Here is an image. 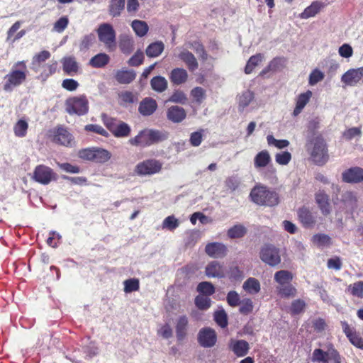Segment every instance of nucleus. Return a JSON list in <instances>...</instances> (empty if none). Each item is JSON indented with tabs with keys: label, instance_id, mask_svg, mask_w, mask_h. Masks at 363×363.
I'll return each instance as SVG.
<instances>
[{
	"label": "nucleus",
	"instance_id": "obj_40",
	"mask_svg": "<svg viewBox=\"0 0 363 363\" xmlns=\"http://www.w3.org/2000/svg\"><path fill=\"white\" fill-rule=\"evenodd\" d=\"M311 240L313 245L318 247H327L331 244V238L328 235L323 233L314 235Z\"/></svg>",
	"mask_w": 363,
	"mask_h": 363
},
{
	"label": "nucleus",
	"instance_id": "obj_29",
	"mask_svg": "<svg viewBox=\"0 0 363 363\" xmlns=\"http://www.w3.org/2000/svg\"><path fill=\"white\" fill-rule=\"evenodd\" d=\"M134 40L130 34H121L119 37V47L123 53L129 54L132 52Z\"/></svg>",
	"mask_w": 363,
	"mask_h": 363
},
{
	"label": "nucleus",
	"instance_id": "obj_15",
	"mask_svg": "<svg viewBox=\"0 0 363 363\" xmlns=\"http://www.w3.org/2000/svg\"><path fill=\"white\" fill-rule=\"evenodd\" d=\"M205 252L211 257L221 258L226 255L227 247L222 242H210L206 245Z\"/></svg>",
	"mask_w": 363,
	"mask_h": 363
},
{
	"label": "nucleus",
	"instance_id": "obj_13",
	"mask_svg": "<svg viewBox=\"0 0 363 363\" xmlns=\"http://www.w3.org/2000/svg\"><path fill=\"white\" fill-rule=\"evenodd\" d=\"M174 52L175 56L182 60L190 71L194 72L198 69L199 63L196 58L187 49L177 48Z\"/></svg>",
	"mask_w": 363,
	"mask_h": 363
},
{
	"label": "nucleus",
	"instance_id": "obj_49",
	"mask_svg": "<svg viewBox=\"0 0 363 363\" xmlns=\"http://www.w3.org/2000/svg\"><path fill=\"white\" fill-rule=\"evenodd\" d=\"M328 363H341L342 357L333 345H330L327 350V358Z\"/></svg>",
	"mask_w": 363,
	"mask_h": 363
},
{
	"label": "nucleus",
	"instance_id": "obj_33",
	"mask_svg": "<svg viewBox=\"0 0 363 363\" xmlns=\"http://www.w3.org/2000/svg\"><path fill=\"white\" fill-rule=\"evenodd\" d=\"M131 28L135 32V35L140 38L144 37L147 35L149 30L147 23L141 20H133L131 23Z\"/></svg>",
	"mask_w": 363,
	"mask_h": 363
},
{
	"label": "nucleus",
	"instance_id": "obj_52",
	"mask_svg": "<svg viewBox=\"0 0 363 363\" xmlns=\"http://www.w3.org/2000/svg\"><path fill=\"white\" fill-rule=\"evenodd\" d=\"M214 320L216 323L223 328L228 325V316L223 309H220L215 312Z\"/></svg>",
	"mask_w": 363,
	"mask_h": 363
},
{
	"label": "nucleus",
	"instance_id": "obj_56",
	"mask_svg": "<svg viewBox=\"0 0 363 363\" xmlns=\"http://www.w3.org/2000/svg\"><path fill=\"white\" fill-rule=\"evenodd\" d=\"M191 96L196 103L201 104L206 98V91L200 86L195 87L191 91Z\"/></svg>",
	"mask_w": 363,
	"mask_h": 363
},
{
	"label": "nucleus",
	"instance_id": "obj_41",
	"mask_svg": "<svg viewBox=\"0 0 363 363\" xmlns=\"http://www.w3.org/2000/svg\"><path fill=\"white\" fill-rule=\"evenodd\" d=\"M125 6V0H111L109 4V13L113 17L118 16Z\"/></svg>",
	"mask_w": 363,
	"mask_h": 363
},
{
	"label": "nucleus",
	"instance_id": "obj_51",
	"mask_svg": "<svg viewBox=\"0 0 363 363\" xmlns=\"http://www.w3.org/2000/svg\"><path fill=\"white\" fill-rule=\"evenodd\" d=\"M325 77V74L318 69H313L309 74L308 84L314 86L321 82Z\"/></svg>",
	"mask_w": 363,
	"mask_h": 363
},
{
	"label": "nucleus",
	"instance_id": "obj_16",
	"mask_svg": "<svg viewBox=\"0 0 363 363\" xmlns=\"http://www.w3.org/2000/svg\"><path fill=\"white\" fill-rule=\"evenodd\" d=\"M342 180L347 183H359L363 181V169L354 167L345 170L342 174Z\"/></svg>",
	"mask_w": 363,
	"mask_h": 363
},
{
	"label": "nucleus",
	"instance_id": "obj_6",
	"mask_svg": "<svg viewBox=\"0 0 363 363\" xmlns=\"http://www.w3.org/2000/svg\"><path fill=\"white\" fill-rule=\"evenodd\" d=\"M259 257L263 263L272 267L279 264L281 261L279 250L269 244L261 247Z\"/></svg>",
	"mask_w": 363,
	"mask_h": 363
},
{
	"label": "nucleus",
	"instance_id": "obj_45",
	"mask_svg": "<svg viewBox=\"0 0 363 363\" xmlns=\"http://www.w3.org/2000/svg\"><path fill=\"white\" fill-rule=\"evenodd\" d=\"M94 161L99 163L107 162L111 157V154L106 150L94 148Z\"/></svg>",
	"mask_w": 363,
	"mask_h": 363
},
{
	"label": "nucleus",
	"instance_id": "obj_23",
	"mask_svg": "<svg viewBox=\"0 0 363 363\" xmlns=\"http://www.w3.org/2000/svg\"><path fill=\"white\" fill-rule=\"evenodd\" d=\"M185 110L178 106H172L167 109V117L173 123H180L186 118Z\"/></svg>",
	"mask_w": 363,
	"mask_h": 363
},
{
	"label": "nucleus",
	"instance_id": "obj_37",
	"mask_svg": "<svg viewBox=\"0 0 363 363\" xmlns=\"http://www.w3.org/2000/svg\"><path fill=\"white\" fill-rule=\"evenodd\" d=\"M167 80L162 76H157L151 79L150 85L153 90L157 92H163L167 88Z\"/></svg>",
	"mask_w": 363,
	"mask_h": 363
},
{
	"label": "nucleus",
	"instance_id": "obj_34",
	"mask_svg": "<svg viewBox=\"0 0 363 363\" xmlns=\"http://www.w3.org/2000/svg\"><path fill=\"white\" fill-rule=\"evenodd\" d=\"M110 60L109 56L106 53H99L92 57L89 60V65L95 68L106 66Z\"/></svg>",
	"mask_w": 363,
	"mask_h": 363
},
{
	"label": "nucleus",
	"instance_id": "obj_60",
	"mask_svg": "<svg viewBox=\"0 0 363 363\" xmlns=\"http://www.w3.org/2000/svg\"><path fill=\"white\" fill-rule=\"evenodd\" d=\"M362 131L359 128L354 127L346 130L343 133V137L348 140L355 138H360Z\"/></svg>",
	"mask_w": 363,
	"mask_h": 363
},
{
	"label": "nucleus",
	"instance_id": "obj_63",
	"mask_svg": "<svg viewBox=\"0 0 363 363\" xmlns=\"http://www.w3.org/2000/svg\"><path fill=\"white\" fill-rule=\"evenodd\" d=\"M339 55L345 58H350L353 55L352 48L349 44H343L338 49Z\"/></svg>",
	"mask_w": 363,
	"mask_h": 363
},
{
	"label": "nucleus",
	"instance_id": "obj_62",
	"mask_svg": "<svg viewBox=\"0 0 363 363\" xmlns=\"http://www.w3.org/2000/svg\"><path fill=\"white\" fill-rule=\"evenodd\" d=\"M186 96L183 91H176L170 96V98L169 99V101L184 104L186 101Z\"/></svg>",
	"mask_w": 363,
	"mask_h": 363
},
{
	"label": "nucleus",
	"instance_id": "obj_59",
	"mask_svg": "<svg viewBox=\"0 0 363 363\" xmlns=\"http://www.w3.org/2000/svg\"><path fill=\"white\" fill-rule=\"evenodd\" d=\"M69 18L67 16L60 18L53 26V30L57 33L63 32L67 27Z\"/></svg>",
	"mask_w": 363,
	"mask_h": 363
},
{
	"label": "nucleus",
	"instance_id": "obj_7",
	"mask_svg": "<svg viewBox=\"0 0 363 363\" xmlns=\"http://www.w3.org/2000/svg\"><path fill=\"white\" fill-rule=\"evenodd\" d=\"M102 120L107 128L117 138H125L130 135V126L121 121H118L105 114L102 115Z\"/></svg>",
	"mask_w": 363,
	"mask_h": 363
},
{
	"label": "nucleus",
	"instance_id": "obj_54",
	"mask_svg": "<svg viewBox=\"0 0 363 363\" xmlns=\"http://www.w3.org/2000/svg\"><path fill=\"white\" fill-rule=\"evenodd\" d=\"M124 291L125 293H131L139 289V280L138 279H126L123 282Z\"/></svg>",
	"mask_w": 363,
	"mask_h": 363
},
{
	"label": "nucleus",
	"instance_id": "obj_57",
	"mask_svg": "<svg viewBox=\"0 0 363 363\" xmlns=\"http://www.w3.org/2000/svg\"><path fill=\"white\" fill-rule=\"evenodd\" d=\"M211 301L206 296L199 295L195 298L196 306L201 310H206L211 306Z\"/></svg>",
	"mask_w": 363,
	"mask_h": 363
},
{
	"label": "nucleus",
	"instance_id": "obj_18",
	"mask_svg": "<svg viewBox=\"0 0 363 363\" xmlns=\"http://www.w3.org/2000/svg\"><path fill=\"white\" fill-rule=\"evenodd\" d=\"M206 275L208 277L223 278L225 276L224 266L218 261H211L206 267Z\"/></svg>",
	"mask_w": 363,
	"mask_h": 363
},
{
	"label": "nucleus",
	"instance_id": "obj_61",
	"mask_svg": "<svg viewBox=\"0 0 363 363\" xmlns=\"http://www.w3.org/2000/svg\"><path fill=\"white\" fill-rule=\"evenodd\" d=\"M226 300L228 305L231 307L238 306L240 302V296L235 291H229L227 294Z\"/></svg>",
	"mask_w": 363,
	"mask_h": 363
},
{
	"label": "nucleus",
	"instance_id": "obj_4",
	"mask_svg": "<svg viewBox=\"0 0 363 363\" xmlns=\"http://www.w3.org/2000/svg\"><path fill=\"white\" fill-rule=\"evenodd\" d=\"M252 201L259 205L274 206L278 204L279 197L275 191H270L267 186L257 185L250 192Z\"/></svg>",
	"mask_w": 363,
	"mask_h": 363
},
{
	"label": "nucleus",
	"instance_id": "obj_47",
	"mask_svg": "<svg viewBox=\"0 0 363 363\" xmlns=\"http://www.w3.org/2000/svg\"><path fill=\"white\" fill-rule=\"evenodd\" d=\"M239 311L241 314L243 315L250 314L253 311L254 308L253 302L249 298L242 299L239 303Z\"/></svg>",
	"mask_w": 363,
	"mask_h": 363
},
{
	"label": "nucleus",
	"instance_id": "obj_53",
	"mask_svg": "<svg viewBox=\"0 0 363 363\" xmlns=\"http://www.w3.org/2000/svg\"><path fill=\"white\" fill-rule=\"evenodd\" d=\"M327 358V351L321 349H315L312 354V362L316 363H328Z\"/></svg>",
	"mask_w": 363,
	"mask_h": 363
},
{
	"label": "nucleus",
	"instance_id": "obj_50",
	"mask_svg": "<svg viewBox=\"0 0 363 363\" xmlns=\"http://www.w3.org/2000/svg\"><path fill=\"white\" fill-rule=\"evenodd\" d=\"M197 291L205 296H210L214 294L215 287L208 281H203L197 286Z\"/></svg>",
	"mask_w": 363,
	"mask_h": 363
},
{
	"label": "nucleus",
	"instance_id": "obj_14",
	"mask_svg": "<svg viewBox=\"0 0 363 363\" xmlns=\"http://www.w3.org/2000/svg\"><path fill=\"white\" fill-rule=\"evenodd\" d=\"M217 341L216 331L211 328H201L198 333V342L203 347H212Z\"/></svg>",
	"mask_w": 363,
	"mask_h": 363
},
{
	"label": "nucleus",
	"instance_id": "obj_36",
	"mask_svg": "<svg viewBox=\"0 0 363 363\" xmlns=\"http://www.w3.org/2000/svg\"><path fill=\"white\" fill-rule=\"evenodd\" d=\"M264 59V55L261 53L250 57L245 67V72L247 74H250Z\"/></svg>",
	"mask_w": 363,
	"mask_h": 363
},
{
	"label": "nucleus",
	"instance_id": "obj_1",
	"mask_svg": "<svg viewBox=\"0 0 363 363\" xmlns=\"http://www.w3.org/2000/svg\"><path fill=\"white\" fill-rule=\"evenodd\" d=\"M306 150L316 164L323 165L329 159L326 143L320 135L313 136L307 141Z\"/></svg>",
	"mask_w": 363,
	"mask_h": 363
},
{
	"label": "nucleus",
	"instance_id": "obj_27",
	"mask_svg": "<svg viewBox=\"0 0 363 363\" xmlns=\"http://www.w3.org/2000/svg\"><path fill=\"white\" fill-rule=\"evenodd\" d=\"M315 201L323 214L328 215L330 213L329 197L325 193L318 191L315 194Z\"/></svg>",
	"mask_w": 363,
	"mask_h": 363
},
{
	"label": "nucleus",
	"instance_id": "obj_48",
	"mask_svg": "<svg viewBox=\"0 0 363 363\" xmlns=\"http://www.w3.org/2000/svg\"><path fill=\"white\" fill-rule=\"evenodd\" d=\"M28 128V123L24 120H19L13 127L14 134L17 137H24Z\"/></svg>",
	"mask_w": 363,
	"mask_h": 363
},
{
	"label": "nucleus",
	"instance_id": "obj_58",
	"mask_svg": "<svg viewBox=\"0 0 363 363\" xmlns=\"http://www.w3.org/2000/svg\"><path fill=\"white\" fill-rule=\"evenodd\" d=\"M348 291L354 296L361 298L363 296V281H357L348 287Z\"/></svg>",
	"mask_w": 363,
	"mask_h": 363
},
{
	"label": "nucleus",
	"instance_id": "obj_10",
	"mask_svg": "<svg viewBox=\"0 0 363 363\" xmlns=\"http://www.w3.org/2000/svg\"><path fill=\"white\" fill-rule=\"evenodd\" d=\"M236 101L239 112H250L255 103V94L250 89L244 90L237 95Z\"/></svg>",
	"mask_w": 363,
	"mask_h": 363
},
{
	"label": "nucleus",
	"instance_id": "obj_2",
	"mask_svg": "<svg viewBox=\"0 0 363 363\" xmlns=\"http://www.w3.org/2000/svg\"><path fill=\"white\" fill-rule=\"evenodd\" d=\"M27 67L24 61L17 62L11 70L4 77V90L11 91L16 86L22 84L26 79Z\"/></svg>",
	"mask_w": 363,
	"mask_h": 363
},
{
	"label": "nucleus",
	"instance_id": "obj_39",
	"mask_svg": "<svg viewBox=\"0 0 363 363\" xmlns=\"http://www.w3.org/2000/svg\"><path fill=\"white\" fill-rule=\"evenodd\" d=\"M247 233V229L242 224H236L228 229L227 235L229 238H242Z\"/></svg>",
	"mask_w": 363,
	"mask_h": 363
},
{
	"label": "nucleus",
	"instance_id": "obj_20",
	"mask_svg": "<svg viewBox=\"0 0 363 363\" xmlns=\"http://www.w3.org/2000/svg\"><path fill=\"white\" fill-rule=\"evenodd\" d=\"M54 141L65 146H72L74 140L72 135L64 128H58L54 136Z\"/></svg>",
	"mask_w": 363,
	"mask_h": 363
},
{
	"label": "nucleus",
	"instance_id": "obj_9",
	"mask_svg": "<svg viewBox=\"0 0 363 363\" xmlns=\"http://www.w3.org/2000/svg\"><path fill=\"white\" fill-rule=\"evenodd\" d=\"M162 163L155 159H149L139 162L135 167V172L139 176L152 175L159 173Z\"/></svg>",
	"mask_w": 363,
	"mask_h": 363
},
{
	"label": "nucleus",
	"instance_id": "obj_46",
	"mask_svg": "<svg viewBox=\"0 0 363 363\" xmlns=\"http://www.w3.org/2000/svg\"><path fill=\"white\" fill-rule=\"evenodd\" d=\"M291 154L288 151H282L275 154V162L282 166L287 165L291 160Z\"/></svg>",
	"mask_w": 363,
	"mask_h": 363
},
{
	"label": "nucleus",
	"instance_id": "obj_32",
	"mask_svg": "<svg viewBox=\"0 0 363 363\" xmlns=\"http://www.w3.org/2000/svg\"><path fill=\"white\" fill-rule=\"evenodd\" d=\"M242 288L249 294H257L260 291L261 285L258 279L250 277L245 281Z\"/></svg>",
	"mask_w": 363,
	"mask_h": 363
},
{
	"label": "nucleus",
	"instance_id": "obj_64",
	"mask_svg": "<svg viewBox=\"0 0 363 363\" xmlns=\"http://www.w3.org/2000/svg\"><path fill=\"white\" fill-rule=\"evenodd\" d=\"M157 334L163 338L168 339L172 336V329L169 324H164L157 330Z\"/></svg>",
	"mask_w": 363,
	"mask_h": 363
},
{
	"label": "nucleus",
	"instance_id": "obj_55",
	"mask_svg": "<svg viewBox=\"0 0 363 363\" xmlns=\"http://www.w3.org/2000/svg\"><path fill=\"white\" fill-rule=\"evenodd\" d=\"M96 37L94 33L84 35L80 42L79 48L81 50L89 49L95 42Z\"/></svg>",
	"mask_w": 363,
	"mask_h": 363
},
{
	"label": "nucleus",
	"instance_id": "obj_11",
	"mask_svg": "<svg viewBox=\"0 0 363 363\" xmlns=\"http://www.w3.org/2000/svg\"><path fill=\"white\" fill-rule=\"evenodd\" d=\"M33 178L35 182L47 185L51 181L56 180L57 176L51 168L45 165H38L34 170Z\"/></svg>",
	"mask_w": 363,
	"mask_h": 363
},
{
	"label": "nucleus",
	"instance_id": "obj_21",
	"mask_svg": "<svg viewBox=\"0 0 363 363\" xmlns=\"http://www.w3.org/2000/svg\"><path fill=\"white\" fill-rule=\"evenodd\" d=\"M272 162V157L268 150H263L259 152L254 157V167L257 169L267 167Z\"/></svg>",
	"mask_w": 363,
	"mask_h": 363
},
{
	"label": "nucleus",
	"instance_id": "obj_19",
	"mask_svg": "<svg viewBox=\"0 0 363 363\" xmlns=\"http://www.w3.org/2000/svg\"><path fill=\"white\" fill-rule=\"evenodd\" d=\"M325 6V4L321 1H314L299 14V17L301 19H308L314 17L320 13Z\"/></svg>",
	"mask_w": 363,
	"mask_h": 363
},
{
	"label": "nucleus",
	"instance_id": "obj_5",
	"mask_svg": "<svg viewBox=\"0 0 363 363\" xmlns=\"http://www.w3.org/2000/svg\"><path fill=\"white\" fill-rule=\"evenodd\" d=\"M65 109L69 114L83 116L89 111V101L84 95L68 99L65 103Z\"/></svg>",
	"mask_w": 363,
	"mask_h": 363
},
{
	"label": "nucleus",
	"instance_id": "obj_24",
	"mask_svg": "<svg viewBox=\"0 0 363 363\" xmlns=\"http://www.w3.org/2000/svg\"><path fill=\"white\" fill-rule=\"evenodd\" d=\"M188 72L184 68L177 67L173 69L169 74V79L173 84L180 85L188 79Z\"/></svg>",
	"mask_w": 363,
	"mask_h": 363
},
{
	"label": "nucleus",
	"instance_id": "obj_38",
	"mask_svg": "<svg viewBox=\"0 0 363 363\" xmlns=\"http://www.w3.org/2000/svg\"><path fill=\"white\" fill-rule=\"evenodd\" d=\"M292 279V274L287 270H280L274 274V280L279 284V286L288 284Z\"/></svg>",
	"mask_w": 363,
	"mask_h": 363
},
{
	"label": "nucleus",
	"instance_id": "obj_3",
	"mask_svg": "<svg viewBox=\"0 0 363 363\" xmlns=\"http://www.w3.org/2000/svg\"><path fill=\"white\" fill-rule=\"evenodd\" d=\"M167 138V134L152 129H145L139 132L134 138L128 140L129 144L133 146L147 147L154 143L163 141Z\"/></svg>",
	"mask_w": 363,
	"mask_h": 363
},
{
	"label": "nucleus",
	"instance_id": "obj_44",
	"mask_svg": "<svg viewBox=\"0 0 363 363\" xmlns=\"http://www.w3.org/2000/svg\"><path fill=\"white\" fill-rule=\"evenodd\" d=\"M267 142L269 146H274L279 150L287 147L290 144L289 140L285 139L277 140L272 135L267 136Z\"/></svg>",
	"mask_w": 363,
	"mask_h": 363
},
{
	"label": "nucleus",
	"instance_id": "obj_8",
	"mask_svg": "<svg viewBox=\"0 0 363 363\" xmlns=\"http://www.w3.org/2000/svg\"><path fill=\"white\" fill-rule=\"evenodd\" d=\"M98 38L106 48L109 50L116 48V32L109 23L101 24L97 30Z\"/></svg>",
	"mask_w": 363,
	"mask_h": 363
},
{
	"label": "nucleus",
	"instance_id": "obj_26",
	"mask_svg": "<svg viewBox=\"0 0 363 363\" xmlns=\"http://www.w3.org/2000/svg\"><path fill=\"white\" fill-rule=\"evenodd\" d=\"M312 96V91L308 90L307 91L299 94L296 99V107L293 111V116H298L306 105L308 103Z\"/></svg>",
	"mask_w": 363,
	"mask_h": 363
},
{
	"label": "nucleus",
	"instance_id": "obj_35",
	"mask_svg": "<svg viewBox=\"0 0 363 363\" xmlns=\"http://www.w3.org/2000/svg\"><path fill=\"white\" fill-rule=\"evenodd\" d=\"M164 48V43L161 41H157L149 45L146 48L145 52L149 57H157L163 52Z\"/></svg>",
	"mask_w": 363,
	"mask_h": 363
},
{
	"label": "nucleus",
	"instance_id": "obj_43",
	"mask_svg": "<svg viewBox=\"0 0 363 363\" xmlns=\"http://www.w3.org/2000/svg\"><path fill=\"white\" fill-rule=\"evenodd\" d=\"M180 225V221L174 215L166 217L162 221V229L168 230L170 231L174 230Z\"/></svg>",
	"mask_w": 363,
	"mask_h": 363
},
{
	"label": "nucleus",
	"instance_id": "obj_42",
	"mask_svg": "<svg viewBox=\"0 0 363 363\" xmlns=\"http://www.w3.org/2000/svg\"><path fill=\"white\" fill-rule=\"evenodd\" d=\"M278 294L283 298L294 297L296 296V289L291 284L278 286L277 287Z\"/></svg>",
	"mask_w": 363,
	"mask_h": 363
},
{
	"label": "nucleus",
	"instance_id": "obj_12",
	"mask_svg": "<svg viewBox=\"0 0 363 363\" xmlns=\"http://www.w3.org/2000/svg\"><path fill=\"white\" fill-rule=\"evenodd\" d=\"M341 82L349 86H356L363 82V67L350 69L341 77Z\"/></svg>",
	"mask_w": 363,
	"mask_h": 363
},
{
	"label": "nucleus",
	"instance_id": "obj_30",
	"mask_svg": "<svg viewBox=\"0 0 363 363\" xmlns=\"http://www.w3.org/2000/svg\"><path fill=\"white\" fill-rule=\"evenodd\" d=\"M136 74L132 69H123L116 73V79L121 84H129L135 79Z\"/></svg>",
	"mask_w": 363,
	"mask_h": 363
},
{
	"label": "nucleus",
	"instance_id": "obj_28",
	"mask_svg": "<svg viewBox=\"0 0 363 363\" xmlns=\"http://www.w3.org/2000/svg\"><path fill=\"white\" fill-rule=\"evenodd\" d=\"M298 216L301 223L305 227H311L315 223V218L306 208H301L298 211Z\"/></svg>",
	"mask_w": 363,
	"mask_h": 363
},
{
	"label": "nucleus",
	"instance_id": "obj_22",
	"mask_svg": "<svg viewBox=\"0 0 363 363\" xmlns=\"http://www.w3.org/2000/svg\"><path fill=\"white\" fill-rule=\"evenodd\" d=\"M157 104L155 99L145 98L141 101L138 107V111L144 116L152 115L157 109Z\"/></svg>",
	"mask_w": 363,
	"mask_h": 363
},
{
	"label": "nucleus",
	"instance_id": "obj_31",
	"mask_svg": "<svg viewBox=\"0 0 363 363\" xmlns=\"http://www.w3.org/2000/svg\"><path fill=\"white\" fill-rule=\"evenodd\" d=\"M63 70L67 74L73 75L77 72L79 66L74 57H65L62 59Z\"/></svg>",
	"mask_w": 363,
	"mask_h": 363
},
{
	"label": "nucleus",
	"instance_id": "obj_17",
	"mask_svg": "<svg viewBox=\"0 0 363 363\" xmlns=\"http://www.w3.org/2000/svg\"><path fill=\"white\" fill-rule=\"evenodd\" d=\"M229 348L237 357H242L248 353L250 345L245 340L231 339L229 342Z\"/></svg>",
	"mask_w": 363,
	"mask_h": 363
},
{
	"label": "nucleus",
	"instance_id": "obj_25",
	"mask_svg": "<svg viewBox=\"0 0 363 363\" xmlns=\"http://www.w3.org/2000/svg\"><path fill=\"white\" fill-rule=\"evenodd\" d=\"M188 318L186 315L179 316L175 322L176 335L178 340L184 339L187 334Z\"/></svg>",
	"mask_w": 363,
	"mask_h": 363
}]
</instances>
